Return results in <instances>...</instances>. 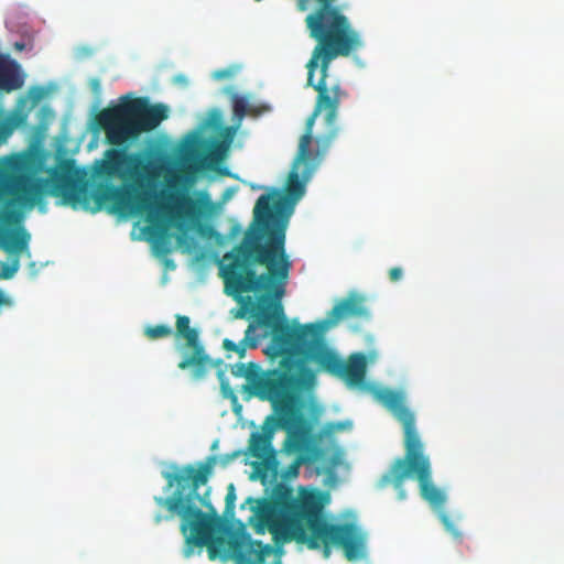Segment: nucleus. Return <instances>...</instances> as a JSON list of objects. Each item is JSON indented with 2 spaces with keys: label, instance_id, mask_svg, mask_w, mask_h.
Segmentation results:
<instances>
[{
  "label": "nucleus",
  "instance_id": "f257e3e1",
  "mask_svg": "<svg viewBox=\"0 0 564 564\" xmlns=\"http://www.w3.org/2000/svg\"><path fill=\"white\" fill-rule=\"evenodd\" d=\"M260 247L254 241H242L225 256L228 263L221 269L227 290L231 294L263 292L254 302L250 296L241 297V306L232 311L236 318H252L239 343L225 338L223 348L236 352L239 358L246 356L248 348H257L260 336L254 332L263 327L271 333L270 348L273 355L285 354L283 366L286 371L316 366L319 372H326L343 379L350 386H359L366 376V358L362 354L351 355L344 360L324 343L322 324L290 325L284 314L282 299L292 262L289 258L269 256L259 261Z\"/></svg>",
  "mask_w": 564,
  "mask_h": 564
},
{
  "label": "nucleus",
  "instance_id": "f03ea898",
  "mask_svg": "<svg viewBox=\"0 0 564 564\" xmlns=\"http://www.w3.org/2000/svg\"><path fill=\"white\" fill-rule=\"evenodd\" d=\"M317 91L313 112L306 120L305 132L300 139L297 154L288 175L284 193L261 195L253 208L252 231L245 241H254L260 247L259 261L269 256L289 258L285 251V232L295 205L304 196L306 183L337 139L338 109L346 93L339 83L317 80L310 85Z\"/></svg>",
  "mask_w": 564,
  "mask_h": 564
},
{
  "label": "nucleus",
  "instance_id": "7ed1b4c3",
  "mask_svg": "<svg viewBox=\"0 0 564 564\" xmlns=\"http://www.w3.org/2000/svg\"><path fill=\"white\" fill-rule=\"evenodd\" d=\"M217 456H208L205 462L194 465L174 466L173 471H163L166 480L164 492L167 496H155L154 502L159 510L153 514V522L161 524L180 518V530L187 545L206 546L210 560L225 553L236 564H264L267 557L274 555L271 544L253 540L243 531L232 532L227 539L216 535L217 514L209 499V489L203 495L198 492L208 482Z\"/></svg>",
  "mask_w": 564,
  "mask_h": 564
},
{
  "label": "nucleus",
  "instance_id": "20e7f679",
  "mask_svg": "<svg viewBox=\"0 0 564 564\" xmlns=\"http://www.w3.org/2000/svg\"><path fill=\"white\" fill-rule=\"evenodd\" d=\"M329 501V494L316 488H302L295 497L288 490L274 499H247L256 505L252 509L259 520L271 529L280 527L288 541L322 549L325 557L330 555L332 546H337L348 561L362 558L366 535L355 523H329L324 512Z\"/></svg>",
  "mask_w": 564,
  "mask_h": 564
},
{
  "label": "nucleus",
  "instance_id": "39448f33",
  "mask_svg": "<svg viewBox=\"0 0 564 564\" xmlns=\"http://www.w3.org/2000/svg\"><path fill=\"white\" fill-rule=\"evenodd\" d=\"M316 381L311 368L274 372L256 383V394L269 401L274 415H269L262 432H253L249 441V452L256 458H263L271 447L278 429L288 432L284 448L289 453L302 452L306 444L305 421L301 413V393L313 389Z\"/></svg>",
  "mask_w": 564,
  "mask_h": 564
},
{
  "label": "nucleus",
  "instance_id": "423d86ee",
  "mask_svg": "<svg viewBox=\"0 0 564 564\" xmlns=\"http://www.w3.org/2000/svg\"><path fill=\"white\" fill-rule=\"evenodd\" d=\"M166 118V106L150 105L147 98L139 97L101 110L96 122L105 130L107 142L120 147L142 132L155 129Z\"/></svg>",
  "mask_w": 564,
  "mask_h": 564
},
{
  "label": "nucleus",
  "instance_id": "0eeeda50",
  "mask_svg": "<svg viewBox=\"0 0 564 564\" xmlns=\"http://www.w3.org/2000/svg\"><path fill=\"white\" fill-rule=\"evenodd\" d=\"M378 399L402 425L405 448L404 457L394 460L389 473L382 477L381 481L383 484H391L397 490L398 498L404 500L406 494L403 482L406 477L415 476L413 466L417 460V452L422 447V442L415 426V415L406 405L405 397L401 392L384 389L378 393Z\"/></svg>",
  "mask_w": 564,
  "mask_h": 564
},
{
  "label": "nucleus",
  "instance_id": "6e6552de",
  "mask_svg": "<svg viewBox=\"0 0 564 564\" xmlns=\"http://www.w3.org/2000/svg\"><path fill=\"white\" fill-rule=\"evenodd\" d=\"M189 317L185 315L176 316L177 338H183L184 343H177L175 348L181 355L177 368L181 370H191L194 380L203 379L212 369L213 359L206 352L203 343L199 339L197 328L191 327Z\"/></svg>",
  "mask_w": 564,
  "mask_h": 564
},
{
  "label": "nucleus",
  "instance_id": "1a4fd4ad",
  "mask_svg": "<svg viewBox=\"0 0 564 564\" xmlns=\"http://www.w3.org/2000/svg\"><path fill=\"white\" fill-rule=\"evenodd\" d=\"M189 317L185 315L176 316L177 338H183L184 343H177L175 348L181 355L177 368L181 370H191L194 380L203 379L212 369L213 359L206 352L203 343L199 339L197 328L191 327Z\"/></svg>",
  "mask_w": 564,
  "mask_h": 564
},
{
  "label": "nucleus",
  "instance_id": "9d476101",
  "mask_svg": "<svg viewBox=\"0 0 564 564\" xmlns=\"http://www.w3.org/2000/svg\"><path fill=\"white\" fill-rule=\"evenodd\" d=\"M413 467L422 498L433 508H441L446 501V495L432 482L431 464L429 457L423 453V446L417 452V460Z\"/></svg>",
  "mask_w": 564,
  "mask_h": 564
},
{
  "label": "nucleus",
  "instance_id": "9b49d317",
  "mask_svg": "<svg viewBox=\"0 0 564 564\" xmlns=\"http://www.w3.org/2000/svg\"><path fill=\"white\" fill-rule=\"evenodd\" d=\"M346 316H355V317H368L369 311L365 306V297L357 293L349 294L346 299L338 302L329 312L328 319L322 321L317 324L323 323V330H325L328 323H335ZM322 337L324 339V332H322ZM326 344V341H324Z\"/></svg>",
  "mask_w": 564,
  "mask_h": 564
},
{
  "label": "nucleus",
  "instance_id": "f8f14e48",
  "mask_svg": "<svg viewBox=\"0 0 564 564\" xmlns=\"http://www.w3.org/2000/svg\"><path fill=\"white\" fill-rule=\"evenodd\" d=\"M25 83L21 65L9 54L0 53V91L10 94L19 90Z\"/></svg>",
  "mask_w": 564,
  "mask_h": 564
},
{
  "label": "nucleus",
  "instance_id": "ddd939ff",
  "mask_svg": "<svg viewBox=\"0 0 564 564\" xmlns=\"http://www.w3.org/2000/svg\"><path fill=\"white\" fill-rule=\"evenodd\" d=\"M28 120V113L22 109H15L7 115L0 109V145L4 143L13 131L23 126Z\"/></svg>",
  "mask_w": 564,
  "mask_h": 564
},
{
  "label": "nucleus",
  "instance_id": "4468645a",
  "mask_svg": "<svg viewBox=\"0 0 564 564\" xmlns=\"http://www.w3.org/2000/svg\"><path fill=\"white\" fill-rule=\"evenodd\" d=\"M267 354L272 359L280 357L281 358L280 362H279L280 367H279V369H274V370L269 371L265 375H262L259 365H257L254 362H248L247 365L249 368L247 369V373L245 375L243 378H246L248 381L252 382L254 389H256V383H258L262 379L268 378L269 376L273 375L274 372H284V371L286 372V368L283 366V361L286 358L285 354L273 355V351L271 350L270 345L267 348Z\"/></svg>",
  "mask_w": 564,
  "mask_h": 564
},
{
  "label": "nucleus",
  "instance_id": "2eb2a0df",
  "mask_svg": "<svg viewBox=\"0 0 564 564\" xmlns=\"http://www.w3.org/2000/svg\"><path fill=\"white\" fill-rule=\"evenodd\" d=\"M232 110H234V116L238 120H241L246 115L253 112V110L249 106L247 99L245 97H239V96L234 97Z\"/></svg>",
  "mask_w": 564,
  "mask_h": 564
},
{
  "label": "nucleus",
  "instance_id": "dca6fc26",
  "mask_svg": "<svg viewBox=\"0 0 564 564\" xmlns=\"http://www.w3.org/2000/svg\"><path fill=\"white\" fill-rule=\"evenodd\" d=\"M172 334V328L167 325H155V326H148L144 329V335L149 339H159L167 337Z\"/></svg>",
  "mask_w": 564,
  "mask_h": 564
},
{
  "label": "nucleus",
  "instance_id": "f3484780",
  "mask_svg": "<svg viewBox=\"0 0 564 564\" xmlns=\"http://www.w3.org/2000/svg\"><path fill=\"white\" fill-rule=\"evenodd\" d=\"M310 460L308 457L304 455H299L284 470L283 477L285 479H292L299 476L300 468L304 463H307Z\"/></svg>",
  "mask_w": 564,
  "mask_h": 564
},
{
  "label": "nucleus",
  "instance_id": "a211bd4d",
  "mask_svg": "<svg viewBox=\"0 0 564 564\" xmlns=\"http://www.w3.org/2000/svg\"><path fill=\"white\" fill-rule=\"evenodd\" d=\"M440 519L445 527L446 531L453 535L455 539H462V532L459 531L457 524L454 520L445 512L440 513Z\"/></svg>",
  "mask_w": 564,
  "mask_h": 564
},
{
  "label": "nucleus",
  "instance_id": "6ab92c4d",
  "mask_svg": "<svg viewBox=\"0 0 564 564\" xmlns=\"http://www.w3.org/2000/svg\"><path fill=\"white\" fill-rule=\"evenodd\" d=\"M235 500H236L235 487L232 484H230L228 486V491L226 495V512L234 510Z\"/></svg>",
  "mask_w": 564,
  "mask_h": 564
},
{
  "label": "nucleus",
  "instance_id": "aec40b11",
  "mask_svg": "<svg viewBox=\"0 0 564 564\" xmlns=\"http://www.w3.org/2000/svg\"><path fill=\"white\" fill-rule=\"evenodd\" d=\"M248 368L249 367L247 364L238 362V364H235L234 366H231V373H232V376H235L237 378H243L245 375L247 373Z\"/></svg>",
  "mask_w": 564,
  "mask_h": 564
},
{
  "label": "nucleus",
  "instance_id": "412c9836",
  "mask_svg": "<svg viewBox=\"0 0 564 564\" xmlns=\"http://www.w3.org/2000/svg\"><path fill=\"white\" fill-rule=\"evenodd\" d=\"M234 75V70L230 69V68H223V69H217L214 72L213 74V77L215 79H225V78H229Z\"/></svg>",
  "mask_w": 564,
  "mask_h": 564
},
{
  "label": "nucleus",
  "instance_id": "4be33fe9",
  "mask_svg": "<svg viewBox=\"0 0 564 564\" xmlns=\"http://www.w3.org/2000/svg\"><path fill=\"white\" fill-rule=\"evenodd\" d=\"M402 275L403 271L399 267H394L389 270V279L391 282H398L399 280H401Z\"/></svg>",
  "mask_w": 564,
  "mask_h": 564
},
{
  "label": "nucleus",
  "instance_id": "5701e85b",
  "mask_svg": "<svg viewBox=\"0 0 564 564\" xmlns=\"http://www.w3.org/2000/svg\"><path fill=\"white\" fill-rule=\"evenodd\" d=\"M239 454H240L239 452H234L231 454H226V455L220 456L219 460H220L223 466H226L227 464H229L230 462L236 459L239 456Z\"/></svg>",
  "mask_w": 564,
  "mask_h": 564
},
{
  "label": "nucleus",
  "instance_id": "b1692460",
  "mask_svg": "<svg viewBox=\"0 0 564 564\" xmlns=\"http://www.w3.org/2000/svg\"><path fill=\"white\" fill-rule=\"evenodd\" d=\"M29 96L34 100L37 101L43 96V89L41 87H32L29 90Z\"/></svg>",
  "mask_w": 564,
  "mask_h": 564
},
{
  "label": "nucleus",
  "instance_id": "393cba45",
  "mask_svg": "<svg viewBox=\"0 0 564 564\" xmlns=\"http://www.w3.org/2000/svg\"><path fill=\"white\" fill-rule=\"evenodd\" d=\"M89 86L96 95L100 93V80L98 78H91L89 80Z\"/></svg>",
  "mask_w": 564,
  "mask_h": 564
},
{
  "label": "nucleus",
  "instance_id": "a878e982",
  "mask_svg": "<svg viewBox=\"0 0 564 564\" xmlns=\"http://www.w3.org/2000/svg\"><path fill=\"white\" fill-rule=\"evenodd\" d=\"M218 375H219V379H220V384H221L223 391L225 392L227 390H230V387H229L228 382L224 379L223 372H219Z\"/></svg>",
  "mask_w": 564,
  "mask_h": 564
},
{
  "label": "nucleus",
  "instance_id": "bb28decb",
  "mask_svg": "<svg viewBox=\"0 0 564 564\" xmlns=\"http://www.w3.org/2000/svg\"><path fill=\"white\" fill-rule=\"evenodd\" d=\"M11 304L10 299L0 290V305Z\"/></svg>",
  "mask_w": 564,
  "mask_h": 564
},
{
  "label": "nucleus",
  "instance_id": "cd10ccee",
  "mask_svg": "<svg viewBox=\"0 0 564 564\" xmlns=\"http://www.w3.org/2000/svg\"><path fill=\"white\" fill-rule=\"evenodd\" d=\"M24 47H25V44H24V43L17 42V43L14 44V48H15L17 51H22V50H24Z\"/></svg>",
  "mask_w": 564,
  "mask_h": 564
},
{
  "label": "nucleus",
  "instance_id": "c85d7f7f",
  "mask_svg": "<svg viewBox=\"0 0 564 564\" xmlns=\"http://www.w3.org/2000/svg\"><path fill=\"white\" fill-rule=\"evenodd\" d=\"M218 364H221V360H218V362H214V361H213V366H212V368H213V367H215V366H217Z\"/></svg>",
  "mask_w": 564,
  "mask_h": 564
}]
</instances>
